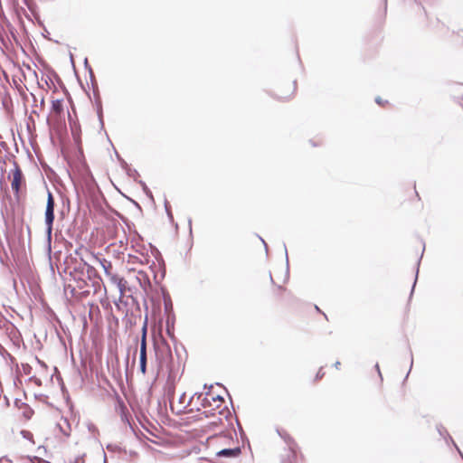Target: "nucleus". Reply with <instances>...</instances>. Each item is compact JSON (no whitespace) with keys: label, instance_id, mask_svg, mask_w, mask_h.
<instances>
[{"label":"nucleus","instance_id":"f257e3e1","mask_svg":"<svg viewBox=\"0 0 463 463\" xmlns=\"http://www.w3.org/2000/svg\"><path fill=\"white\" fill-rule=\"evenodd\" d=\"M70 276L71 277L74 286L72 290L80 291L79 294L88 295L91 288V276L93 272L92 268L82 260L78 261L77 260L73 262V267L68 266Z\"/></svg>","mask_w":463,"mask_h":463},{"label":"nucleus","instance_id":"f03ea898","mask_svg":"<svg viewBox=\"0 0 463 463\" xmlns=\"http://www.w3.org/2000/svg\"><path fill=\"white\" fill-rule=\"evenodd\" d=\"M224 404V399L213 392H206L202 399V405L205 409L204 413L212 415L222 414Z\"/></svg>","mask_w":463,"mask_h":463},{"label":"nucleus","instance_id":"7ed1b4c3","mask_svg":"<svg viewBox=\"0 0 463 463\" xmlns=\"http://www.w3.org/2000/svg\"><path fill=\"white\" fill-rule=\"evenodd\" d=\"M166 395L169 399L171 410L176 414L184 412L190 404V400L184 392L182 393L177 399H175L174 382L167 383Z\"/></svg>","mask_w":463,"mask_h":463},{"label":"nucleus","instance_id":"20e7f679","mask_svg":"<svg viewBox=\"0 0 463 463\" xmlns=\"http://www.w3.org/2000/svg\"><path fill=\"white\" fill-rule=\"evenodd\" d=\"M156 358L162 366L167 364L172 359V351L167 342L161 338L154 343Z\"/></svg>","mask_w":463,"mask_h":463},{"label":"nucleus","instance_id":"39448f33","mask_svg":"<svg viewBox=\"0 0 463 463\" xmlns=\"http://www.w3.org/2000/svg\"><path fill=\"white\" fill-rule=\"evenodd\" d=\"M297 90L295 82H286L279 85L274 92V98L279 101H288L291 99Z\"/></svg>","mask_w":463,"mask_h":463},{"label":"nucleus","instance_id":"423d86ee","mask_svg":"<svg viewBox=\"0 0 463 463\" xmlns=\"http://www.w3.org/2000/svg\"><path fill=\"white\" fill-rule=\"evenodd\" d=\"M54 198L52 194L49 191L47 197V204L45 210V223H46V232L49 236H51L52 232V225L54 221Z\"/></svg>","mask_w":463,"mask_h":463},{"label":"nucleus","instance_id":"0eeeda50","mask_svg":"<svg viewBox=\"0 0 463 463\" xmlns=\"http://www.w3.org/2000/svg\"><path fill=\"white\" fill-rule=\"evenodd\" d=\"M142 330V340L140 345V354H139V365H140V371L142 373H146V321L144 322V325L141 328Z\"/></svg>","mask_w":463,"mask_h":463},{"label":"nucleus","instance_id":"6e6552de","mask_svg":"<svg viewBox=\"0 0 463 463\" xmlns=\"http://www.w3.org/2000/svg\"><path fill=\"white\" fill-rule=\"evenodd\" d=\"M12 175H13V180H12L11 186H12L13 191L16 194H18L21 185L24 183L23 173L18 165H15L14 169L12 171Z\"/></svg>","mask_w":463,"mask_h":463},{"label":"nucleus","instance_id":"1a4fd4ad","mask_svg":"<svg viewBox=\"0 0 463 463\" xmlns=\"http://www.w3.org/2000/svg\"><path fill=\"white\" fill-rule=\"evenodd\" d=\"M63 99H53L52 100V115L56 118H61L64 112Z\"/></svg>","mask_w":463,"mask_h":463},{"label":"nucleus","instance_id":"9d476101","mask_svg":"<svg viewBox=\"0 0 463 463\" xmlns=\"http://www.w3.org/2000/svg\"><path fill=\"white\" fill-rule=\"evenodd\" d=\"M241 449L240 447H236L234 449H224L216 453L218 457H227V458H237L241 455Z\"/></svg>","mask_w":463,"mask_h":463},{"label":"nucleus","instance_id":"9b49d317","mask_svg":"<svg viewBox=\"0 0 463 463\" xmlns=\"http://www.w3.org/2000/svg\"><path fill=\"white\" fill-rule=\"evenodd\" d=\"M21 435L23 436V438L27 439L31 444H35L33 434L31 431L24 430L21 431Z\"/></svg>","mask_w":463,"mask_h":463},{"label":"nucleus","instance_id":"f8f14e48","mask_svg":"<svg viewBox=\"0 0 463 463\" xmlns=\"http://www.w3.org/2000/svg\"><path fill=\"white\" fill-rule=\"evenodd\" d=\"M25 463H50L49 461L43 459L38 457H28L25 459Z\"/></svg>","mask_w":463,"mask_h":463},{"label":"nucleus","instance_id":"ddd939ff","mask_svg":"<svg viewBox=\"0 0 463 463\" xmlns=\"http://www.w3.org/2000/svg\"><path fill=\"white\" fill-rule=\"evenodd\" d=\"M375 101L382 107H384L388 103L387 100H383V99L380 97L376 98Z\"/></svg>","mask_w":463,"mask_h":463},{"label":"nucleus","instance_id":"4468645a","mask_svg":"<svg viewBox=\"0 0 463 463\" xmlns=\"http://www.w3.org/2000/svg\"><path fill=\"white\" fill-rule=\"evenodd\" d=\"M118 243H119L118 248H124V250H127L128 239H126L125 241L123 240H119Z\"/></svg>","mask_w":463,"mask_h":463},{"label":"nucleus","instance_id":"2eb2a0df","mask_svg":"<svg viewBox=\"0 0 463 463\" xmlns=\"http://www.w3.org/2000/svg\"><path fill=\"white\" fill-rule=\"evenodd\" d=\"M324 376V373H322V369H320L316 376V380H319Z\"/></svg>","mask_w":463,"mask_h":463},{"label":"nucleus","instance_id":"dca6fc26","mask_svg":"<svg viewBox=\"0 0 463 463\" xmlns=\"http://www.w3.org/2000/svg\"><path fill=\"white\" fill-rule=\"evenodd\" d=\"M340 366H341V363H340V362H336V363L335 364V367L336 369H340Z\"/></svg>","mask_w":463,"mask_h":463},{"label":"nucleus","instance_id":"f3484780","mask_svg":"<svg viewBox=\"0 0 463 463\" xmlns=\"http://www.w3.org/2000/svg\"><path fill=\"white\" fill-rule=\"evenodd\" d=\"M32 413H33L32 411H29V412H28V415H25L26 419H30V417H31Z\"/></svg>","mask_w":463,"mask_h":463},{"label":"nucleus","instance_id":"a211bd4d","mask_svg":"<svg viewBox=\"0 0 463 463\" xmlns=\"http://www.w3.org/2000/svg\"><path fill=\"white\" fill-rule=\"evenodd\" d=\"M118 285L119 287H121V286H122V279H119V281L118 282Z\"/></svg>","mask_w":463,"mask_h":463},{"label":"nucleus","instance_id":"6ab92c4d","mask_svg":"<svg viewBox=\"0 0 463 463\" xmlns=\"http://www.w3.org/2000/svg\"><path fill=\"white\" fill-rule=\"evenodd\" d=\"M83 463H87V461L84 459V460H83Z\"/></svg>","mask_w":463,"mask_h":463}]
</instances>
